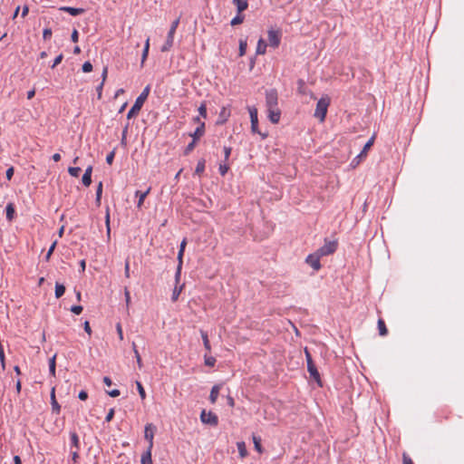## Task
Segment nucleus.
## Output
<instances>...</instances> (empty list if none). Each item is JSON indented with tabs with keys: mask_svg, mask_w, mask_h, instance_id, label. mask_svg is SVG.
I'll return each instance as SVG.
<instances>
[{
	"mask_svg": "<svg viewBox=\"0 0 464 464\" xmlns=\"http://www.w3.org/2000/svg\"><path fill=\"white\" fill-rule=\"evenodd\" d=\"M150 86H146L144 88V90L142 91V92L136 99L134 104L132 105V107L130 108L129 112L127 113V118L129 120L133 118L134 116H136L140 112V111L141 110L144 102L148 99V96L150 94Z\"/></svg>",
	"mask_w": 464,
	"mask_h": 464,
	"instance_id": "obj_1",
	"label": "nucleus"
},
{
	"mask_svg": "<svg viewBox=\"0 0 464 464\" xmlns=\"http://www.w3.org/2000/svg\"><path fill=\"white\" fill-rule=\"evenodd\" d=\"M330 105V98L328 96L322 97L316 104L314 117L321 122L324 121L328 107Z\"/></svg>",
	"mask_w": 464,
	"mask_h": 464,
	"instance_id": "obj_2",
	"label": "nucleus"
},
{
	"mask_svg": "<svg viewBox=\"0 0 464 464\" xmlns=\"http://www.w3.org/2000/svg\"><path fill=\"white\" fill-rule=\"evenodd\" d=\"M179 18H178L172 22L169 31L168 33L166 43L161 48L162 52H167L172 47L173 42H174V34L179 26Z\"/></svg>",
	"mask_w": 464,
	"mask_h": 464,
	"instance_id": "obj_3",
	"label": "nucleus"
},
{
	"mask_svg": "<svg viewBox=\"0 0 464 464\" xmlns=\"http://www.w3.org/2000/svg\"><path fill=\"white\" fill-rule=\"evenodd\" d=\"M250 121H251V131L253 133H258L262 135V138L265 139L266 134H262L258 130V116H257V109L255 106L247 107Z\"/></svg>",
	"mask_w": 464,
	"mask_h": 464,
	"instance_id": "obj_4",
	"label": "nucleus"
},
{
	"mask_svg": "<svg viewBox=\"0 0 464 464\" xmlns=\"http://www.w3.org/2000/svg\"><path fill=\"white\" fill-rule=\"evenodd\" d=\"M305 358L307 362V370L311 375L317 382H320V374L313 362L311 353L307 350V348L304 349Z\"/></svg>",
	"mask_w": 464,
	"mask_h": 464,
	"instance_id": "obj_5",
	"label": "nucleus"
},
{
	"mask_svg": "<svg viewBox=\"0 0 464 464\" xmlns=\"http://www.w3.org/2000/svg\"><path fill=\"white\" fill-rule=\"evenodd\" d=\"M282 33L280 30L269 29L267 31L268 44L273 48H277L281 43Z\"/></svg>",
	"mask_w": 464,
	"mask_h": 464,
	"instance_id": "obj_6",
	"label": "nucleus"
},
{
	"mask_svg": "<svg viewBox=\"0 0 464 464\" xmlns=\"http://www.w3.org/2000/svg\"><path fill=\"white\" fill-rule=\"evenodd\" d=\"M337 249V242L335 241H325L324 246L316 251L321 256H325L334 254Z\"/></svg>",
	"mask_w": 464,
	"mask_h": 464,
	"instance_id": "obj_7",
	"label": "nucleus"
},
{
	"mask_svg": "<svg viewBox=\"0 0 464 464\" xmlns=\"http://www.w3.org/2000/svg\"><path fill=\"white\" fill-rule=\"evenodd\" d=\"M278 104V95L275 89L266 91V108L275 109Z\"/></svg>",
	"mask_w": 464,
	"mask_h": 464,
	"instance_id": "obj_8",
	"label": "nucleus"
},
{
	"mask_svg": "<svg viewBox=\"0 0 464 464\" xmlns=\"http://www.w3.org/2000/svg\"><path fill=\"white\" fill-rule=\"evenodd\" d=\"M200 420L205 424L217 426L218 423V416L212 411L207 412L205 410L201 411Z\"/></svg>",
	"mask_w": 464,
	"mask_h": 464,
	"instance_id": "obj_9",
	"label": "nucleus"
},
{
	"mask_svg": "<svg viewBox=\"0 0 464 464\" xmlns=\"http://www.w3.org/2000/svg\"><path fill=\"white\" fill-rule=\"evenodd\" d=\"M321 257L322 256L319 255V253L317 251H315L314 253L307 256V257L305 258V262L315 271H318L321 268V263H320Z\"/></svg>",
	"mask_w": 464,
	"mask_h": 464,
	"instance_id": "obj_10",
	"label": "nucleus"
},
{
	"mask_svg": "<svg viewBox=\"0 0 464 464\" xmlns=\"http://www.w3.org/2000/svg\"><path fill=\"white\" fill-rule=\"evenodd\" d=\"M154 430L155 427L151 423H149L145 426L144 437L149 442L148 449L150 450H151L153 447Z\"/></svg>",
	"mask_w": 464,
	"mask_h": 464,
	"instance_id": "obj_11",
	"label": "nucleus"
},
{
	"mask_svg": "<svg viewBox=\"0 0 464 464\" xmlns=\"http://www.w3.org/2000/svg\"><path fill=\"white\" fill-rule=\"evenodd\" d=\"M268 118L272 123H278L281 116L280 110L278 107H275V109L267 108Z\"/></svg>",
	"mask_w": 464,
	"mask_h": 464,
	"instance_id": "obj_12",
	"label": "nucleus"
},
{
	"mask_svg": "<svg viewBox=\"0 0 464 464\" xmlns=\"http://www.w3.org/2000/svg\"><path fill=\"white\" fill-rule=\"evenodd\" d=\"M229 117H230L229 108L225 107V106L222 107L221 111L219 112L218 120L217 121V124H219V125L224 124L225 122H227V121L228 120Z\"/></svg>",
	"mask_w": 464,
	"mask_h": 464,
	"instance_id": "obj_13",
	"label": "nucleus"
},
{
	"mask_svg": "<svg viewBox=\"0 0 464 464\" xmlns=\"http://www.w3.org/2000/svg\"><path fill=\"white\" fill-rule=\"evenodd\" d=\"M92 167L89 166L85 169V172H84V174L82 176V184L85 187H89L91 185V183H92Z\"/></svg>",
	"mask_w": 464,
	"mask_h": 464,
	"instance_id": "obj_14",
	"label": "nucleus"
},
{
	"mask_svg": "<svg viewBox=\"0 0 464 464\" xmlns=\"http://www.w3.org/2000/svg\"><path fill=\"white\" fill-rule=\"evenodd\" d=\"M60 10L69 13L71 15L76 16L84 13L83 8H75L70 6L61 7Z\"/></svg>",
	"mask_w": 464,
	"mask_h": 464,
	"instance_id": "obj_15",
	"label": "nucleus"
},
{
	"mask_svg": "<svg viewBox=\"0 0 464 464\" xmlns=\"http://www.w3.org/2000/svg\"><path fill=\"white\" fill-rule=\"evenodd\" d=\"M150 191V188H148L146 191H144V192H141V191H140V190H137V191L135 192V196H136L137 198H139L138 204H137V208H141V206H142V204H143V202H144V200H145L146 197L149 195Z\"/></svg>",
	"mask_w": 464,
	"mask_h": 464,
	"instance_id": "obj_16",
	"label": "nucleus"
},
{
	"mask_svg": "<svg viewBox=\"0 0 464 464\" xmlns=\"http://www.w3.org/2000/svg\"><path fill=\"white\" fill-rule=\"evenodd\" d=\"M51 404H52L53 411L59 413L61 411V406L59 405V403L57 402V401L55 399V388L54 387H53L52 391H51Z\"/></svg>",
	"mask_w": 464,
	"mask_h": 464,
	"instance_id": "obj_17",
	"label": "nucleus"
},
{
	"mask_svg": "<svg viewBox=\"0 0 464 464\" xmlns=\"http://www.w3.org/2000/svg\"><path fill=\"white\" fill-rule=\"evenodd\" d=\"M373 142H374V136H372L367 142L366 144L363 146V149L361 151V153L357 156V158H362V159H365L366 156H367V152L368 150L372 148V146L373 145Z\"/></svg>",
	"mask_w": 464,
	"mask_h": 464,
	"instance_id": "obj_18",
	"label": "nucleus"
},
{
	"mask_svg": "<svg viewBox=\"0 0 464 464\" xmlns=\"http://www.w3.org/2000/svg\"><path fill=\"white\" fill-rule=\"evenodd\" d=\"M233 4L237 6L238 14H241L248 7V2L246 0H233Z\"/></svg>",
	"mask_w": 464,
	"mask_h": 464,
	"instance_id": "obj_19",
	"label": "nucleus"
},
{
	"mask_svg": "<svg viewBox=\"0 0 464 464\" xmlns=\"http://www.w3.org/2000/svg\"><path fill=\"white\" fill-rule=\"evenodd\" d=\"M220 386L219 385H214L211 389L210 395H209V401L211 403H215L218 400V394H219Z\"/></svg>",
	"mask_w": 464,
	"mask_h": 464,
	"instance_id": "obj_20",
	"label": "nucleus"
},
{
	"mask_svg": "<svg viewBox=\"0 0 464 464\" xmlns=\"http://www.w3.org/2000/svg\"><path fill=\"white\" fill-rule=\"evenodd\" d=\"M205 132V123L200 122V125L195 130L194 133L191 135L193 140H198L201 136H203Z\"/></svg>",
	"mask_w": 464,
	"mask_h": 464,
	"instance_id": "obj_21",
	"label": "nucleus"
},
{
	"mask_svg": "<svg viewBox=\"0 0 464 464\" xmlns=\"http://www.w3.org/2000/svg\"><path fill=\"white\" fill-rule=\"evenodd\" d=\"M71 448L79 450L80 449V440L76 432H71Z\"/></svg>",
	"mask_w": 464,
	"mask_h": 464,
	"instance_id": "obj_22",
	"label": "nucleus"
},
{
	"mask_svg": "<svg viewBox=\"0 0 464 464\" xmlns=\"http://www.w3.org/2000/svg\"><path fill=\"white\" fill-rule=\"evenodd\" d=\"M266 47L267 44L262 38H260L257 42L256 53L265 54L266 52Z\"/></svg>",
	"mask_w": 464,
	"mask_h": 464,
	"instance_id": "obj_23",
	"label": "nucleus"
},
{
	"mask_svg": "<svg viewBox=\"0 0 464 464\" xmlns=\"http://www.w3.org/2000/svg\"><path fill=\"white\" fill-rule=\"evenodd\" d=\"M15 215V209L13 203H8L6 206V218L12 221Z\"/></svg>",
	"mask_w": 464,
	"mask_h": 464,
	"instance_id": "obj_24",
	"label": "nucleus"
},
{
	"mask_svg": "<svg viewBox=\"0 0 464 464\" xmlns=\"http://www.w3.org/2000/svg\"><path fill=\"white\" fill-rule=\"evenodd\" d=\"M377 325H378V330H379L380 335L381 336L387 335L388 330H387V327L385 325V322L383 321V319L379 318Z\"/></svg>",
	"mask_w": 464,
	"mask_h": 464,
	"instance_id": "obj_25",
	"label": "nucleus"
},
{
	"mask_svg": "<svg viewBox=\"0 0 464 464\" xmlns=\"http://www.w3.org/2000/svg\"><path fill=\"white\" fill-rule=\"evenodd\" d=\"M186 245H187V239L184 238L180 243L179 250L178 253V261H179L180 264L183 263V255H184Z\"/></svg>",
	"mask_w": 464,
	"mask_h": 464,
	"instance_id": "obj_26",
	"label": "nucleus"
},
{
	"mask_svg": "<svg viewBox=\"0 0 464 464\" xmlns=\"http://www.w3.org/2000/svg\"><path fill=\"white\" fill-rule=\"evenodd\" d=\"M205 164H206V161L204 159H201L198 161V164H197V167H196V169H195V173L197 175H201L204 170H205Z\"/></svg>",
	"mask_w": 464,
	"mask_h": 464,
	"instance_id": "obj_27",
	"label": "nucleus"
},
{
	"mask_svg": "<svg viewBox=\"0 0 464 464\" xmlns=\"http://www.w3.org/2000/svg\"><path fill=\"white\" fill-rule=\"evenodd\" d=\"M56 355L54 354L50 360H49V372L53 376H55V369H56Z\"/></svg>",
	"mask_w": 464,
	"mask_h": 464,
	"instance_id": "obj_28",
	"label": "nucleus"
},
{
	"mask_svg": "<svg viewBox=\"0 0 464 464\" xmlns=\"http://www.w3.org/2000/svg\"><path fill=\"white\" fill-rule=\"evenodd\" d=\"M244 20H245V15L237 13V14L231 20L230 24L232 26H235V25L242 24L244 22Z\"/></svg>",
	"mask_w": 464,
	"mask_h": 464,
	"instance_id": "obj_29",
	"label": "nucleus"
},
{
	"mask_svg": "<svg viewBox=\"0 0 464 464\" xmlns=\"http://www.w3.org/2000/svg\"><path fill=\"white\" fill-rule=\"evenodd\" d=\"M65 292V286L63 285H61L59 283H56L55 285V297L60 298L63 295Z\"/></svg>",
	"mask_w": 464,
	"mask_h": 464,
	"instance_id": "obj_30",
	"label": "nucleus"
},
{
	"mask_svg": "<svg viewBox=\"0 0 464 464\" xmlns=\"http://www.w3.org/2000/svg\"><path fill=\"white\" fill-rule=\"evenodd\" d=\"M237 450H238L240 457L245 458L247 454L245 442L239 441L237 443Z\"/></svg>",
	"mask_w": 464,
	"mask_h": 464,
	"instance_id": "obj_31",
	"label": "nucleus"
},
{
	"mask_svg": "<svg viewBox=\"0 0 464 464\" xmlns=\"http://www.w3.org/2000/svg\"><path fill=\"white\" fill-rule=\"evenodd\" d=\"M132 349H133V352H134V354H135V357H136V360H137V364H138V367L140 369H141L143 367V363H142V361H141V357L137 350V346H136V343H132Z\"/></svg>",
	"mask_w": 464,
	"mask_h": 464,
	"instance_id": "obj_32",
	"label": "nucleus"
},
{
	"mask_svg": "<svg viewBox=\"0 0 464 464\" xmlns=\"http://www.w3.org/2000/svg\"><path fill=\"white\" fill-rule=\"evenodd\" d=\"M141 464H152L151 450L148 449L147 452L141 458Z\"/></svg>",
	"mask_w": 464,
	"mask_h": 464,
	"instance_id": "obj_33",
	"label": "nucleus"
},
{
	"mask_svg": "<svg viewBox=\"0 0 464 464\" xmlns=\"http://www.w3.org/2000/svg\"><path fill=\"white\" fill-rule=\"evenodd\" d=\"M183 289V285L180 286H175L172 292L171 300L172 302H176L179 299V296Z\"/></svg>",
	"mask_w": 464,
	"mask_h": 464,
	"instance_id": "obj_34",
	"label": "nucleus"
},
{
	"mask_svg": "<svg viewBox=\"0 0 464 464\" xmlns=\"http://www.w3.org/2000/svg\"><path fill=\"white\" fill-rule=\"evenodd\" d=\"M247 47V43L246 39H241L239 41V56H244L246 54Z\"/></svg>",
	"mask_w": 464,
	"mask_h": 464,
	"instance_id": "obj_35",
	"label": "nucleus"
},
{
	"mask_svg": "<svg viewBox=\"0 0 464 464\" xmlns=\"http://www.w3.org/2000/svg\"><path fill=\"white\" fill-rule=\"evenodd\" d=\"M201 337L203 340L204 347L208 352H210L211 346L207 333L201 331Z\"/></svg>",
	"mask_w": 464,
	"mask_h": 464,
	"instance_id": "obj_36",
	"label": "nucleus"
},
{
	"mask_svg": "<svg viewBox=\"0 0 464 464\" xmlns=\"http://www.w3.org/2000/svg\"><path fill=\"white\" fill-rule=\"evenodd\" d=\"M253 441H254V445H255V449L256 451H258L259 453H262L263 452V448L261 446V440L260 438H257L256 436L253 437Z\"/></svg>",
	"mask_w": 464,
	"mask_h": 464,
	"instance_id": "obj_37",
	"label": "nucleus"
},
{
	"mask_svg": "<svg viewBox=\"0 0 464 464\" xmlns=\"http://www.w3.org/2000/svg\"><path fill=\"white\" fill-rule=\"evenodd\" d=\"M136 386H137V389H138V392H139V394H140V396L141 400H145V398H146V392H145V390H144V388H143V386H142L141 382H139V381H137V382H136Z\"/></svg>",
	"mask_w": 464,
	"mask_h": 464,
	"instance_id": "obj_38",
	"label": "nucleus"
},
{
	"mask_svg": "<svg viewBox=\"0 0 464 464\" xmlns=\"http://www.w3.org/2000/svg\"><path fill=\"white\" fill-rule=\"evenodd\" d=\"M204 360H205V364L209 367H213L217 362L215 357L208 356V355L204 356Z\"/></svg>",
	"mask_w": 464,
	"mask_h": 464,
	"instance_id": "obj_39",
	"label": "nucleus"
},
{
	"mask_svg": "<svg viewBox=\"0 0 464 464\" xmlns=\"http://www.w3.org/2000/svg\"><path fill=\"white\" fill-rule=\"evenodd\" d=\"M68 172L71 176L77 178L80 175L81 168L79 167H70L68 169Z\"/></svg>",
	"mask_w": 464,
	"mask_h": 464,
	"instance_id": "obj_40",
	"label": "nucleus"
},
{
	"mask_svg": "<svg viewBox=\"0 0 464 464\" xmlns=\"http://www.w3.org/2000/svg\"><path fill=\"white\" fill-rule=\"evenodd\" d=\"M102 193V183L100 182L97 187V189H96V202L98 204H100V202H101Z\"/></svg>",
	"mask_w": 464,
	"mask_h": 464,
	"instance_id": "obj_41",
	"label": "nucleus"
},
{
	"mask_svg": "<svg viewBox=\"0 0 464 464\" xmlns=\"http://www.w3.org/2000/svg\"><path fill=\"white\" fill-rule=\"evenodd\" d=\"M219 173L222 175V176H225L228 169H229V165L227 163H223V164H220L219 165Z\"/></svg>",
	"mask_w": 464,
	"mask_h": 464,
	"instance_id": "obj_42",
	"label": "nucleus"
},
{
	"mask_svg": "<svg viewBox=\"0 0 464 464\" xmlns=\"http://www.w3.org/2000/svg\"><path fill=\"white\" fill-rule=\"evenodd\" d=\"M71 455H72V460L76 463L79 459V450L70 448Z\"/></svg>",
	"mask_w": 464,
	"mask_h": 464,
	"instance_id": "obj_43",
	"label": "nucleus"
},
{
	"mask_svg": "<svg viewBox=\"0 0 464 464\" xmlns=\"http://www.w3.org/2000/svg\"><path fill=\"white\" fill-rule=\"evenodd\" d=\"M92 71V64L90 62H85L82 64V72H90Z\"/></svg>",
	"mask_w": 464,
	"mask_h": 464,
	"instance_id": "obj_44",
	"label": "nucleus"
},
{
	"mask_svg": "<svg viewBox=\"0 0 464 464\" xmlns=\"http://www.w3.org/2000/svg\"><path fill=\"white\" fill-rule=\"evenodd\" d=\"M63 59V55L62 53H60L53 61V63L52 64V68H55L58 64H60L62 63Z\"/></svg>",
	"mask_w": 464,
	"mask_h": 464,
	"instance_id": "obj_45",
	"label": "nucleus"
},
{
	"mask_svg": "<svg viewBox=\"0 0 464 464\" xmlns=\"http://www.w3.org/2000/svg\"><path fill=\"white\" fill-rule=\"evenodd\" d=\"M198 112L203 118L207 117V107L205 103H202L198 108Z\"/></svg>",
	"mask_w": 464,
	"mask_h": 464,
	"instance_id": "obj_46",
	"label": "nucleus"
},
{
	"mask_svg": "<svg viewBox=\"0 0 464 464\" xmlns=\"http://www.w3.org/2000/svg\"><path fill=\"white\" fill-rule=\"evenodd\" d=\"M124 296H125L126 305H127V307H129V305L130 304V294L127 287H125V289H124Z\"/></svg>",
	"mask_w": 464,
	"mask_h": 464,
	"instance_id": "obj_47",
	"label": "nucleus"
},
{
	"mask_svg": "<svg viewBox=\"0 0 464 464\" xmlns=\"http://www.w3.org/2000/svg\"><path fill=\"white\" fill-rule=\"evenodd\" d=\"M124 275L127 278H130V260L129 258L125 261V266H124Z\"/></svg>",
	"mask_w": 464,
	"mask_h": 464,
	"instance_id": "obj_48",
	"label": "nucleus"
},
{
	"mask_svg": "<svg viewBox=\"0 0 464 464\" xmlns=\"http://www.w3.org/2000/svg\"><path fill=\"white\" fill-rule=\"evenodd\" d=\"M402 462L403 464H414L411 457L406 453L402 454Z\"/></svg>",
	"mask_w": 464,
	"mask_h": 464,
	"instance_id": "obj_49",
	"label": "nucleus"
},
{
	"mask_svg": "<svg viewBox=\"0 0 464 464\" xmlns=\"http://www.w3.org/2000/svg\"><path fill=\"white\" fill-rule=\"evenodd\" d=\"M82 305H73L71 307V311L75 314H80L82 312Z\"/></svg>",
	"mask_w": 464,
	"mask_h": 464,
	"instance_id": "obj_50",
	"label": "nucleus"
},
{
	"mask_svg": "<svg viewBox=\"0 0 464 464\" xmlns=\"http://www.w3.org/2000/svg\"><path fill=\"white\" fill-rule=\"evenodd\" d=\"M116 330H117V333H118V335H119V339L121 341H122L123 340V332H122V327H121V323H118L116 324Z\"/></svg>",
	"mask_w": 464,
	"mask_h": 464,
	"instance_id": "obj_51",
	"label": "nucleus"
},
{
	"mask_svg": "<svg viewBox=\"0 0 464 464\" xmlns=\"http://www.w3.org/2000/svg\"><path fill=\"white\" fill-rule=\"evenodd\" d=\"M181 267H182V264H180L179 262L178 267H177V272H176V275H175V280H176L177 284L179 283V278H180Z\"/></svg>",
	"mask_w": 464,
	"mask_h": 464,
	"instance_id": "obj_52",
	"label": "nucleus"
},
{
	"mask_svg": "<svg viewBox=\"0 0 464 464\" xmlns=\"http://www.w3.org/2000/svg\"><path fill=\"white\" fill-rule=\"evenodd\" d=\"M52 36V30L51 28H45L43 32V37L44 40H47L49 38H51Z\"/></svg>",
	"mask_w": 464,
	"mask_h": 464,
	"instance_id": "obj_53",
	"label": "nucleus"
},
{
	"mask_svg": "<svg viewBox=\"0 0 464 464\" xmlns=\"http://www.w3.org/2000/svg\"><path fill=\"white\" fill-rule=\"evenodd\" d=\"M196 144V140H193L186 148L185 154H188L190 151L193 150Z\"/></svg>",
	"mask_w": 464,
	"mask_h": 464,
	"instance_id": "obj_54",
	"label": "nucleus"
},
{
	"mask_svg": "<svg viewBox=\"0 0 464 464\" xmlns=\"http://www.w3.org/2000/svg\"><path fill=\"white\" fill-rule=\"evenodd\" d=\"M56 244H57V242H56V241H54V242L52 244V246H50V248H49V250H48V252H47V254H46V260H49V258H50L51 255H52V254H53V252L54 251V248H55V246H56Z\"/></svg>",
	"mask_w": 464,
	"mask_h": 464,
	"instance_id": "obj_55",
	"label": "nucleus"
},
{
	"mask_svg": "<svg viewBox=\"0 0 464 464\" xmlns=\"http://www.w3.org/2000/svg\"><path fill=\"white\" fill-rule=\"evenodd\" d=\"M114 151H111L110 152L107 157H106V162L109 164V165H111L112 162H113V160H114Z\"/></svg>",
	"mask_w": 464,
	"mask_h": 464,
	"instance_id": "obj_56",
	"label": "nucleus"
},
{
	"mask_svg": "<svg viewBox=\"0 0 464 464\" xmlns=\"http://www.w3.org/2000/svg\"><path fill=\"white\" fill-rule=\"evenodd\" d=\"M232 149L230 147H224V156H225V161L228 160L229 156L231 154Z\"/></svg>",
	"mask_w": 464,
	"mask_h": 464,
	"instance_id": "obj_57",
	"label": "nucleus"
},
{
	"mask_svg": "<svg viewBox=\"0 0 464 464\" xmlns=\"http://www.w3.org/2000/svg\"><path fill=\"white\" fill-rule=\"evenodd\" d=\"M149 55V50L143 48L142 55H141V66H143L145 61L147 60Z\"/></svg>",
	"mask_w": 464,
	"mask_h": 464,
	"instance_id": "obj_58",
	"label": "nucleus"
},
{
	"mask_svg": "<svg viewBox=\"0 0 464 464\" xmlns=\"http://www.w3.org/2000/svg\"><path fill=\"white\" fill-rule=\"evenodd\" d=\"M114 416V410L111 409L105 417L107 422L111 421Z\"/></svg>",
	"mask_w": 464,
	"mask_h": 464,
	"instance_id": "obj_59",
	"label": "nucleus"
},
{
	"mask_svg": "<svg viewBox=\"0 0 464 464\" xmlns=\"http://www.w3.org/2000/svg\"><path fill=\"white\" fill-rule=\"evenodd\" d=\"M14 167H10L9 169H7L6 170V179L8 180H10L14 175Z\"/></svg>",
	"mask_w": 464,
	"mask_h": 464,
	"instance_id": "obj_60",
	"label": "nucleus"
},
{
	"mask_svg": "<svg viewBox=\"0 0 464 464\" xmlns=\"http://www.w3.org/2000/svg\"><path fill=\"white\" fill-rule=\"evenodd\" d=\"M71 38H72V42H74V43L78 42L79 34H78V31L76 29H74L72 31Z\"/></svg>",
	"mask_w": 464,
	"mask_h": 464,
	"instance_id": "obj_61",
	"label": "nucleus"
},
{
	"mask_svg": "<svg viewBox=\"0 0 464 464\" xmlns=\"http://www.w3.org/2000/svg\"><path fill=\"white\" fill-rule=\"evenodd\" d=\"M107 392L111 397H118L121 394V392L118 389H114V390Z\"/></svg>",
	"mask_w": 464,
	"mask_h": 464,
	"instance_id": "obj_62",
	"label": "nucleus"
},
{
	"mask_svg": "<svg viewBox=\"0 0 464 464\" xmlns=\"http://www.w3.org/2000/svg\"><path fill=\"white\" fill-rule=\"evenodd\" d=\"M83 327H84V331H85L89 335H91V334H92V329H91V326H90V324H89V322H88V321H85V322H84V325H83Z\"/></svg>",
	"mask_w": 464,
	"mask_h": 464,
	"instance_id": "obj_63",
	"label": "nucleus"
},
{
	"mask_svg": "<svg viewBox=\"0 0 464 464\" xmlns=\"http://www.w3.org/2000/svg\"><path fill=\"white\" fill-rule=\"evenodd\" d=\"M79 399L85 401L88 398V393L85 391H81L78 395Z\"/></svg>",
	"mask_w": 464,
	"mask_h": 464,
	"instance_id": "obj_64",
	"label": "nucleus"
}]
</instances>
